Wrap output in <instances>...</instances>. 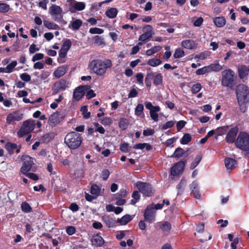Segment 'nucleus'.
Masks as SVG:
<instances>
[{
  "label": "nucleus",
  "mask_w": 249,
  "mask_h": 249,
  "mask_svg": "<svg viewBox=\"0 0 249 249\" xmlns=\"http://www.w3.org/2000/svg\"><path fill=\"white\" fill-rule=\"evenodd\" d=\"M10 6L5 3H0V13H5L10 10Z\"/></svg>",
  "instance_id": "54"
},
{
  "label": "nucleus",
  "mask_w": 249,
  "mask_h": 249,
  "mask_svg": "<svg viewBox=\"0 0 249 249\" xmlns=\"http://www.w3.org/2000/svg\"><path fill=\"white\" fill-rule=\"evenodd\" d=\"M80 111L82 112L83 117L87 119L90 116V112L88 111V107L86 106H83L81 107Z\"/></svg>",
  "instance_id": "51"
},
{
  "label": "nucleus",
  "mask_w": 249,
  "mask_h": 249,
  "mask_svg": "<svg viewBox=\"0 0 249 249\" xmlns=\"http://www.w3.org/2000/svg\"><path fill=\"white\" fill-rule=\"evenodd\" d=\"M59 113L57 111L53 113L49 118L48 123L50 124H56L59 122Z\"/></svg>",
  "instance_id": "28"
},
{
  "label": "nucleus",
  "mask_w": 249,
  "mask_h": 249,
  "mask_svg": "<svg viewBox=\"0 0 249 249\" xmlns=\"http://www.w3.org/2000/svg\"><path fill=\"white\" fill-rule=\"evenodd\" d=\"M112 66V62L109 59H94L89 63V67L93 72L98 76H104L108 69Z\"/></svg>",
  "instance_id": "1"
},
{
  "label": "nucleus",
  "mask_w": 249,
  "mask_h": 249,
  "mask_svg": "<svg viewBox=\"0 0 249 249\" xmlns=\"http://www.w3.org/2000/svg\"><path fill=\"white\" fill-rule=\"evenodd\" d=\"M175 124V122L173 121H170L167 122L165 124H163L162 126L161 129L162 130H166L168 128H170L172 127Z\"/></svg>",
  "instance_id": "61"
},
{
  "label": "nucleus",
  "mask_w": 249,
  "mask_h": 249,
  "mask_svg": "<svg viewBox=\"0 0 249 249\" xmlns=\"http://www.w3.org/2000/svg\"><path fill=\"white\" fill-rule=\"evenodd\" d=\"M163 82V76L161 73H159L156 74L154 77L153 84L155 86H159L162 85Z\"/></svg>",
  "instance_id": "34"
},
{
  "label": "nucleus",
  "mask_w": 249,
  "mask_h": 249,
  "mask_svg": "<svg viewBox=\"0 0 249 249\" xmlns=\"http://www.w3.org/2000/svg\"><path fill=\"white\" fill-rule=\"evenodd\" d=\"M160 228L164 231H169L171 229V225L168 221H165L160 226Z\"/></svg>",
  "instance_id": "59"
},
{
  "label": "nucleus",
  "mask_w": 249,
  "mask_h": 249,
  "mask_svg": "<svg viewBox=\"0 0 249 249\" xmlns=\"http://www.w3.org/2000/svg\"><path fill=\"white\" fill-rule=\"evenodd\" d=\"M162 63L161 60L158 58H152L149 59L147 64L152 67H156Z\"/></svg>",
  "instance_id": "43"
},
{
  "label": "nucleus",
  "mask_w": 249,
  "mask_h": 249,
  "mask_svg": "<svg viewBox=\"0 0 249 249\" xmlns=\"http://www.w3.org/2000/svg\"><path fill=\"white\" fill-rule=\"evenodd\" d=\"M56 133L54 132H51L48 133H46L43 135L41 137V141L42 142L47 143L50 142L52 140H53L55 136H56Z\"/></svg>",
  "instance_id": "20"
},
{
  "label": "nucleus",
  "mask_w": 249,
  "mask_h": 249,
  "mask_svg": "<svg viewBox=\"0 0 249 249\" xmlns=\"http://www.w3.org/2000/svg\"><path fill=\"white\" fill-rule=\"evenodd\" d=\"M132 199L131 200L130 204L131 205H135L140 199V195L139 192L137 191H134L132 195Z\"/></svg>",
  "instance_id": "38"
},
{
  "label": "nucleus",
  "mask_w": 249,
  "mask_h": 249,
  "mask_svg": "<svg viewBox=\"0 0 249 249\" xmlns=\"http://www.w3.org/2000/svg\"><path fill=\"white\" fill-rule=\"evenodd\" d=\"M144 220L150 223L154 222L155 219V211L152 206H148L144 213Z\"/></svg>",
  "instance_id": "14"
},
{
  "label": "nucleus",
  "mask_w": 249,
  "mask_h": 249,
  "mask_svg": "<svg viewBox=\"0 0 249 249\" xmlns=\"http://www.w3.org/2000/svg\"><path fill=\"white\" fill-rule=\"evenodd\" d=\"M119 127L124 130H125L128 126V122L127 119L125 118H121L119 122Z\"/></svg>",
  "instance_id": "47"
},
{
  "label": "nucleus",
  "mask_w": 249,
  "mask_h": 249,
  "mask_svg": "<svg viewBox=\"0 0 249 249\" xmlns=\"http://www.w3.org/2000/svg\"><path fill=\"white\" fill-rule=\"evenodd\" d=\"M89 32L91 34H102L104 30L97 27L90 28Z\"/></svg>",
  "instance_id": "60"
},
{
  "label": "nucleus",
  "mask_w": 249,
  "mask_h": 249,
  "mask_svg": "<svg viewBox=\"0 0 249 249\" xmlns=\"http://www.w3.org/2000/svg\"><path fill=\"white\" fill-rule=\"evenodd\" d=\"M23 118V114L19 110H17L9 113L6 117V123L11 124L13 122H18Z\"/></svg>",
  "instance_id": "13"
},
{
  "label": "nucleus",
  "mask_w": 249,
  "mask_h": 249,
  "mask_svg": "<svg viewBox=\"0 0 249 249\" xmlns=\"http://www.w3.org/2000/svg\"><path fill=\"white\" fill-rule=\"evenodd\" d=\"M143 105L139 104L135 109V114L137 116H140L143 112Z\"/></svg>",
  "instance_id": "52"
},
{
  "label": "nucleus",
  "mask_w": 249,
  "mask_h": 249,
  "mask_svg": "<svg viewBox=\"0 0 249 249\" xmlns=\"http://www.w3.org/2000/svg\"><path fill=\"white\" fill-rule=\"evenodd\" d=\"M43 23L44 26L49 30H59L60 29L57 24L47 20H44Z\"/></svg>",
  "instance_id": "30"
},
{
  "label": "nucleus",
  "mask_w": 249,
  "mask_h": 249,
  "mask_svg": "<svg viewBox=\"0 0 249 249\" xmlns=\"http://www.w3.org/2000/svg\"><path fill=\"white\" fill-rule=\"evenodd\" d=\"M133 219L132 216L129 214H125L122 218L117 219V222L119 223L121 225H125Z\"/></svg>",
  "instance_id": "29"
},
{
  "label": "nucleus",
  "mask_w": 249,
  "mask_h": 249,
  "mask_svg": "<svg viewBox=\"0 0 249 249\" xmlns=\"http://www.w3.org/2000/svg\"><path fill=\"white\" fill-rule=\"evenodd\" d=\"M209 68L208 66H204L200 69H198L196 70V75H203L206 73L210 72Z\"/></svg>",
  "instance_id": "48"
},
{
  "label": "nucleus",
  "mask_w": 249,
  "mask_h": 249,
  "mask_svg": "<svg viewBox=\"0 0 249 249\" xmlns=\"http://www.w3.org/2000/svg\"><path fill=\"white\" fill-rule=\"evenodd\" d=\"M235 146L241 150L249 152V135L246 132H240L235 141Z\"/></svg>",
  "instance_id": "4"
},
{
  "label": "nucleus",
  "mask_w": 249,
  "mask_h": 249,
  "mask_svg": "<svg viewBox=\"0 0 249 249\" xmlns=\"http://www.w3.org/2000/svg\"><path fill=\"white\" fill-rule=\"evenodd\" d=\"M133 148L135 149H143L145 148L146 150L149 151L152 149V146L148 143H139L135 144Z\"/></svg>",
  "instance_id": "26"
},
{
  "label": "nucleus",
  "mask_w": 249,
  "mask_h": 249,
  "mask_svg": "<svg viewBox=\"0 0 249 249\" xmlns=\"http://www.w3.org/2000/svg\"><path fill=\"white\" fill-rule=\"evenodd\" d=\"M71 82L68 79L61 78L55 81L52 86L53 95H55L60 92L65 91L69 88Z\"/></svg>",
  "instance_id": "6"
},
{
  "label": "nucleus",
  "mask_w": 249,
  "mask_h": 249,
  "mask_svg": "<svg viewBox=\"0 0 249 249\" xmlns=\"http://www.w3.org/2000/svg\"><path fill=\"white\" fill-rule=\"evenodd\" d=\"M230 125H225L217 127L215 129V132L217 136H222L226 134L229 129Z\"/></svg>",
  "instance_id": "32"
},
{
  "label": "nucleus",
  "mask_w": 249,
  "mask_h": 249,
  "mask_svg": "<svg viewBox=\"0 0 249 249\" xmlns=\"http://www.w3.org/2000/svg\"><path fill=\"white\" fill-rule=\"evenodd\" d=\"M35 121L32 119H28L22 123V124L17 132V135L19 138L23 137L32 132L35 128Z\"/></svg>",
  "instance_id": "5"
},
{
  "label": "nucleus",
  "mask_w": 249,
  "mask_h": 249,
  "mask_svg": "<svg viewBox=\"0 0 249 249\" xmlns=\"http://www.w3.org/2000/svg\"><path fill=\"white\" fill-rule=\"evenodd\" d=\"M185 55V53L181 48H177L176 49L174 54L175 58H179L183 57Z\"/></svg>",
  "instance_id": "49"
},
{
  "label": "nucleus",
  "mask_w": 249,
  "mask_h": 249,
  "mask_svg": "<svg viewBox=\"0 0 249 249\" xmlns=\"http://www.w3.org/2000/svg\"><path fill=\"white\" fill-rule=\"evenodd\" d=\"M239 131L238 126H235L229 129L227 132V135L225 138V141L227 143L231 144L234 142L235 143L236 137Z\"/></svg>",
  "instance_id": "11"
},
{
  "label": "nucleus",
  "mask_w": 249,
  "mask_h": 249,
  "mask_svg": "<svg viewBox=\"0 0 249 249\" xmlns=\"http://www.w3.org/2000/svg\"><path fill=\"white\" fill-rule=\"evenodd\" d=\"M202 158L201 154H198L194 160L191 163L190 166V169L193 170L195 169L199 163Z\"/></svg>",
  "instance_id": "33"
},
{
  "label": "nucleus",
  "mask_w": 249,
  "mask_h": 249,
  "mask_svg": "<svg viewBox=\"0 0 249 249\" xmlns=\"http://www.w3.org/2000/svg\"><path fill=\"white\" fill-rule=\"evenodd\" d=\"M4 148L7 151L10 155H12L14 153V151L18 148V145L15 143L11 142H7L5 144Z\"/></svg>",
  "instance_id": "23"
},
{
  "label": "nucleus",
  "mask_w": 249,
  "mask_h": 249,
  "mask_svg": "<svg viewBox=\"0 0 249 249\" xmlns=\"http://www.w3.org/2000/svg\"><path fill=\"white\" fill-rule=\"evenodd\" d=\"M90 87L88 86H80L77 87L73 91V99L75 101H79L84 96L85 91Z\"/></svg>",
  "instance_id": "12"
},
{
  "label": "nucleus",
  "mask_w": 249,
  "mask_h": 249,
  "mask_svg": "<svg viewBox=\"0 0 249 249\" xmlns=\"http://www.w3.org/2000/svg\"><path fill=\"white\" fill-rule=\"evenodd\" d=\"M160 107H159L158 108H154V110H151V111H150V117L155 122H157L158 121L159 115L157 112L160 111Z\"/></svg>",
  "instance_id": "40"
},
{
  "label": "nucleus",
  "mask_w": 249,
  "mask_h": 249,
  "mask_svg": "<svg viewBox=\"0 0 249 249\" xmlns=\"http://www.w3.org/2000/svg\"><path fill=\"white\" fill-rule=\"evenodd\" d=\"M186 163V160H181L175 163L171 168V175L175 177L181 174L184 171Z\"/></svg>",
  "instance_id": "10"
},
{
  "label": "nucleus",
  "mask_w": 249,
  "mask_h": 249,
  "mask_svg": "<svg viewBox=\"0 0 249 249\" xmlns=\"http://www.w3.org/2000/svg\"><path fill=\"white\" fill-rule=\"evenodd\" d=\"M66 231L67 233L69 235H72L75 233L76 229L74 227L72 226H68L66 228Z\"/></svg>",
  "instance_id": "64"
},
{
  "label": "nucleus",
  "mask_w": 249,
  "mask_h": 249,
  "mask_svg": "<svg viewBox=\"0 0 249 249\" xmlns=\"http://www.w3.org/2000/svg\"><path fill=\"white\" fill-rule=\"evenodd\" d=\"M182 47L187 49H194L196 48V44L193 40H185L181 42Z\"/></svg>",
  "instance_id": "25"
},
{
  "label": "nucleus",
  "mask_w": 249,
  "mask_h": 249,
  "mask_svg": "<svg viewBox=\"0 0 249 249\" xmlns=\"http://www.w3.org/2000/svg\"><path fill=\"white\" fill-rule=\"evenodd\" d=\"M131 148L129 143L124 142L120 144L119 149L123 152L126 153L130 150Z\"/></svg>",
  "instance_id": "42"
},
{
  "label": "nucleus",
  "mask_w": 249,
  "mask_h": 249,
  "mask_svg": "<svg viewBox=\"0 0 249 249\" xmlns=\"http://www.w3.org/2000/svg\"><path fill=\"white\" fill-rule=\"evenodd\" d=\"M239 107V109L242 113H245L247 110V106L246 104L249 103V101H242L241 102H237Z\"/></svg>",
  "instance_id": "46"
},
{
  "label": "nucleus",
  "mask_w": 249,
  "mask_h": 249,
  "mask_svg": "<svg viewBox=\"0 0 249 249\" xmlns=\"http://www.w3.org/2000/svg\"><path fill=\"white\" fill-rule=\"evenodd\" d=\"M236 164L237 161L234 159L230 158H226L225 159V166L228 170H232Z\"/></svg>",
  "instance_id": "24"
},
{
  "label": "nucleus",
  "mask_w": 249,
  "mask_h": 249,
  "mask_svg": "<svg viewBox=\"0 0 249 249\" xmlns=\"http://www.w3.org/2000/svg\"><path fill=\"white\" fill-rule=\"evenodd\" d=\"M152 37V34H148V33L144 32L143 34L140 36L139 40L143 42L149 40Z\"/></svg>",
  "instance_id": "45"
},
{
  "label": "nucleus",
  "mask_w": 249,
  "mask_h": 249,
  "mask_svg": "<svg viewBox=\"0 0 249 249\" xmlns=\"http://www.w3.org/2000/svg\"><path fill=\"white\" fill-rule=\"evenodd\" d=\"M249 72L248 67L245 65H242L238 68V76L241 79H244V78L247 79Z\"/></svg>",
  "instance_id": "17"
},
{
  "label": "nucleus",
  "mask_w": 249,
  "mask_h": 249,
  "mask_svg": "<svg viewBox=\"0 0 249 249\" xmlns=\"http://www.w3.org/2000/svg\"><path fill=\"white\" fill-rule=\"evenodd\" d=\"M127 195V192L124 189H121L117 194H115V198L125 197Z\"/></svg>",
  "instance_id": "56"
},
{
  "label": "nucleus",
  "mask_w": 249,
  "mask_h": 249,
  "mask_svg": "<svg viewBox=\"0 0 249 249\" xmlns=\"http://www.w3.org/2000/svg\"><path fill=\"white\" fill-rule=\"evenodd\" d=\"M21 208L22 212L25 213H28L31 212L32 207L27 202H23L21 203Z\"/></svg>",
  "instance_id": "44"
},
{
  "label": "nucleus",
  "mask_w": 249,
  "mask_h": 249,
  "mask_svg": "<svg viewBox=\"0 0 249 249\" xmlns=\"http://www.w3.org/2000/svg\"><path fill=\"white\" fill-rule=\"evenodd\" d=\"M221 85L231 89H233L236 82L237 76L234 71L230 69L222 72Z\"/></svg>",
  "instance_id": "3"
},
{
  "label": "nucleus",
  "mask_w": 249,
  "mask_h": 249,
  "mask_svg": "<svg viewBox=\"0 0 249 249\" xmlns=\"http://www.w3.org/2000/svg\"><path fill=\"white\" fill-rule=\"evenodd\" d=\"M213 21L217 27L221 28L226 24V19L223 17H216L213 18Z\"/></svg>",
  "instance_id": "27"
},
{
  "label": "nucleus",
  "mask_w": 249,
  "mask_h": 249,
  "mask_svg": "<svg viewBox=\"0 0 249 249\" xmlns=\"http://www.w3.org/2000/svg\"><path fill=\"white\" fill-rule=\"evenodd\" d=\"M186 183V180L185 178H182L179 183V184L177 186V189L178 190V194H181L182 193L184 187L185 186Z\"/></svg>",
  "instance_id": "39"
},
{
  "label": "nucleus",
  "mask_w": 249,
  "mask_h": 249,
  "mask_svg": "<svg viewBox=\"0 0 249 249\" xmlns=\"http://www.w3.org/2000/svg\"><path fill=\"white\" fill-rule=\"evenodd\" d=\"M202 89V86L199 83H197L192 86L191 91L193 93H197Z\"/></svg>",
  "instance_id": "57"
},
{
  "label": "nucleus",
  "mask_w": 249,
  "mask_h": 249,
  "mask_svg": "<svg viewBox=\"0 0 249 249\" xmlns=\"http://www.w3.org/2000/svg\"><path fill=\"white\" fill-rule=\"evenodd\" d=\"M91 243L92 245L96 247H101L104 244L105 240L100 235V233H98L92 236Z\"/></svg>",
  "instance_id": "15"
},
{
  "label": "nucleus",
  "mask_w": 249,
  "mask_h": 249,
  "mask_svg": "<svg viewBox=\"0 0 249 249\" xmlns=\"http://www.w3.org/2000/svg\"><path fill=\"white\" fill-rule=\"evenodd\" d=\"M49 13L51 15H57L60 18H61L62 9L59 6L52 5L49 8Z\"/></svg>",
  "instance_id": "22"
},
{
  "label": "nucleus",
  "mask_w": 249,
  "mask_h": 249,
  "mask_svg": "<svg viewBox=\"0 0 249 249\" xmlns=\"http://www.w3.org/2000/svg\"><path fill=\"white\" fill-rule=\"evenodd\" d=\"M100 192L101 189L97 184H93L91 185L90 193L92 195H95L96 196H98L100 195Z\"/></svg>",
  "instance_id": "36"
},
{
  "label": "nucleus",
  "mask_w": 249,
  "mask_h": 249,
  "mask_svg": "<svg viewBox=\"0 0 249 249\" xmlns=\"http://www.w3.org/2000/svg\"><path fill=\"white\" fill-rule=\"evenodd\" d=\"M136 186L143 196L149 197L154 194L155 191L150 183L139 181L136 182Z\"/></svg>",
  "instance_id": "8"
},
{
  "label": "nucleus",
  "mask_w": 249,
  "mask_h": 249,
  "mask_svg": "<svg viewBox=\"0 0 249 249\" xmlns=\"http://www.w3.org/2000/svg\"><path fill=\"white\" fill-rule=\"evenodd\" d=\"M83 141L81 135L76 132L68 133L65 137L64 142L71 149L74 150L79 147Z\"/></svg>",
  "instance_id": "2"
},
{
  "label": "nucleus",
  "mask_w": 249,
  "mask_h": 249,
  "mask_svg": "<svg viewBox=\"0 0 249 249\" xmlns=\"http://www.w3.org/2000/svg\"><path fill=\"white\" fill-rule=\"evenodd\" d=\"M93 40L94 43L98 46L105 44L103 38L100 36H95L93 38Z\"/></svg>",
  "instance_id": "58"
},
{
  "label": "nucleus",
  "mask_w": 249,
  "mask_h": 249,
  "mask_svg": "<svg viewBox=\"0 0 249 249\" xmlns=\"http://www.w3.org/2000/svg\"><path fill=\"white\" fill-rule=\"evenodd\" d=\"M68 70V66L66 65H62L58 67L54 71L53 76L56 78H59L63 76Z\"/></svg>",
  "instance_id": "18"
},
{
  "label": "nucleus",
  "mask_w": 249,
  "mask_h": 249,
  "mask_svg": "<svg viewBox=\"0 0 249 249\" xmlns=\"http://www.w3.org/2000/svg\"><path fill=\"white\" fill-rule=\"evenodd\" d=\"M192 140V137L190 134L185 133L184 134L182 139L180 140V142L182 144H187Z\"/></svg>",
  "instance_id": "41"
},
{
  "label": "nucleus",
  "mask_w": 249,
  "mask_h": 249,
  "mask_svg": "<svg viewBox=\"0 0 249 249\" xmlns=\"http://www.w3.org/2000/svg\"><path fill=\"white\" fill-rule=\"evenodd\" d=\"M102 219L107 227L112 228L116 226V220L109 216L104 215Z\"/></svg>",
  "instance_id": "19"
},
{
  "label": "nucleus",
  "mask_w": 249,
  "mask_h": 249,
  "mask_svg": "<svg viewBox=\"0 0 249 249\" xmlns=\"http://www.w3.org/2000/svg\"><path fill=\"white\" fill-rule=\"evenodd\" d=\"M208 67L210 68V72L212 71L218 72L220 71L223 68L222 66L219 63L211 64V65H209Z\"/></svg>",
  "instance_id": "37"
},
{
  "label": "nucleus",
  "mask_w": 249,
  "mask_h": 249,
  "mask_svg": "<svg viewBox=\"0 0 249 249\" xmlns=\"http://www.w3.org/2000/svg\"><path fill=\"white\" fill-rule=\"evenodd\" d=\"M235 93L237 102L242 101H249V89L247 85L243 84L237 85Z\"/></svg>",
  "instance_id": "7"
},
{
  "label": "nucleus",
  "mask_w": 249,
  "mask_h": 249,
  "mask_svg": "<svg viewBox=\"0 0 249 249\" xmlns=\"http://www.w3.org/2000/svg\"><path fill=\"white\" fill-rule=\"evenodd\" d=\"M21 160H23V163L20 168V172L25 175L31 169L34 161L33 159L28 155L22 156Z\"/></svg>",
  "instance_id": "9"
},
{
  "label": "nucleus",
  "mask_w": 249,
  "mask_h": 249,
  "mask_svg": "<svg viewBox=\"0 0 249 249\" xmlns=\"http://www.w3.org/2000/svg\"><path fill=\"white\" fill-rule=\"evenodd\" d=\"M71 27L73 30H78L82 25V21L80 19H75L71 23Z\"/></svg>",
  "instance_id": "50"
},
{
  "label": "nucleus",
  "mask_w": 249,
  "mask_h": 249,
  "mask_svg": "<svg viewBox=\"0 0 249 249\" xmlns=\"http://www.w3.org/2000/svg\"><path fill=\"white\" fill-rule=\"evenodd\" d=\"M190 188L191 190V194L193 195L196 199H199L201 196L199 194L198 183L196 180L193 181L190 185Z\"/></svg>",
  "instance_id": "16"
},
{
  "label": "nucleus",
  "mask_w": 249,
  "mask_h": 249,
  "mask_svg": "<svg viewBox=\"0 0 249 249\" xmlns=\"http://www.w3.org/2000/svg\"><path fill=\"white\" fill-rule=\"evenodd\" d=\"M110 175L109 170L107 169H104L101 173V177L103 180H106L108 178Z\"/></svg>",
  "instance_id": "62"
},
{
  "label": "nucleus",
  "mask_w": 249,
  "mask_h": 249,
  "mask_svg": "<svg viewBox=\"0 0 249 249\" xmlns=\"http://www.w3.org/2000/svg\"><path fill=\"white\" fill-rule=\"evenodd\" d=\"M17 61H12L6 67V73H11L13 71L14 68L17 66Z\"/></svg>",
  "instance_id": "55"
},
{
  "label": "nucleus",
  "mask_w": 249,
  "mask_h": 249,
  "mask_svg": "<svg viewBox=\"0 0 249 249\" xmlns=\"http://www.w3.org/2000/svg\"><path fill=\"white\" fill-rule=\"evenodd\" d=\"M71 46V42L70 39H66L63 42L61 48L68 52Z\"/></svg>",
  "instance_id": "53"
},
{
  "label": "nucleus",
  "mask_w": 249,
  "mask_h": 249,
  "mask_svg": "<svg viewBox=\"0 0 249 249\" xmlns=\"http://www.w3.org/2000/svg\"><path fill=\"white\" fill-rule=\"evenodd\" d=\"M20 78L25 82H29L31 79V76L28 73L25 72L20 74Z\"/></svg>",
  "instance_id": "63"
},
{
  "label": "nucleus",
  "mask_w": 249,
  "mask_h": 249,
  "mask_svg": "<svg viewBox=\"0 0 249 249\" xmlns=\"http://www.w3.org/2000/svg\"><path fill=\"white\" fill-rule=\"evenodd\" d=\"M118 11L116 8H110L106 12V16L110 18H115L118 14Z\"/></svg>",
  "instance_id": "31"
},
{
  "label": "nucleus",
  "mask_w": 249,
  "mask_h": 249,
  "mask_svg": "<svg viewBox=\"0 0 249 249\" xmlns=\"http://www.w3.org/2000/svg\"><path fill=\"white\" fill-rule=\"evenodd\" d=\"M185 154V151L184 149H183L181 147H178L172 155L171 156L172 158H179L183 156V155Z\"/></svg>",
  "instance_id": "35"
},
{
  "label": "nucleus",
  "mask_w": 249,
  "mask_h": 249,
  "mask_svg": "<svg viewBox=\"0 0 249 249\" xmlns=\"http://www.w3.org/2000/svg\"><path fill=\"white\" fill-rule=\"evenodd\" d=\"M86 7L85 3L84 2L76 1L72 5V8L70 9V11L72 13H75L76 11H82Z\"/></svg>",
  "instance_id": "21"
}]
</instances>
